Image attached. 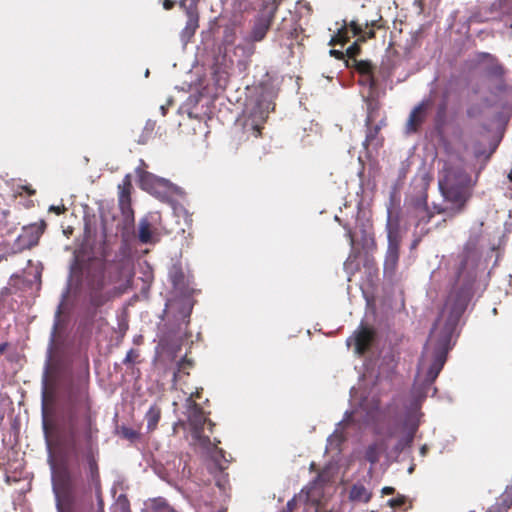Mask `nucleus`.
<instances>
[{"label": "nucleus", "instance_id": "obj_1", "mask_svg": "<svg viewBox=\"0 0 512 512\" xmlns=\"http://www.w3.org/2000/svg\"><path fill=\"white\" fill-rule=\"evenodd\" d=\"M43 431L47 441L54 445L66 460L79 462V459L83 458L88 464L91 480H99L96 458L99 428L96 412L92 410L87 381L71 385L63 426L44 419Z\"/></svg>", "mask_w": 512, "mask_h": 512}, {"label": "nucleus", "instance_id": "obj_2", "mask_svg": "<svg viewBox=\"0 0 512 512\" xmlns=\"http://www.w3.org/2000/svg\"><path fill=\"white\" fill-rule=\"evenodd\" d=\"M476 277L475 264L467 254L460 255L455 280L443 311L449 313L448 318L442 328L441 319L435 322L419 363V369L425 372V382L429 385L436 380L444 367L455 327L473 296Z\"/></svg>", "mask_w": 512, "mask_h": 512}, {"label": "nucleus", "instance_id": "obj_3", "mask_svg": "<svg viewBox=\"0 0 512 512\" xmlns=\"http://www.w3.org/2000/svg\"><path fill=\"white\" fill-rule=\"evenodd\" d=\"M478 174L473 180L463 167V159L458 162H444L438 181L444 198L455 205V213H460L472 195V188L477 182Z\"/></svg>", "mask_w": 512, "mask_h": 512}, {"label": "nucleus", "instance_id": "obj_4", "mask_svg": "<svg viewBox=\"0 0 512 512\" xmlns=\"http://www.w3.org/2000/svg\"><path fill=\"white\" fill-rule=\"evenodd\" d=\"M187 406L189 409L188 422L191 427L193 439L199 446L206 450L214 448L216 451L215 460L218 462L220 469H224L225 467L219 462L218 456L223 458L225 462H228V460L225 459V452L217 447L220 440L215 438V442L212 443L210 437L204 435L205 425L208 424L209 431L213 432V427L215 426L214 422L205 416L203 408L197 404L196 401L192 400V398H187Z\"/></svg>", "mask_w": 512, "mask_h": 512}, {"label": "nucleus", "instance_id": "obj_5", "mask_svg": "<svg viewBox=\"0 0 512 512\" xmlns=\"http://www.w3.org/2000/svg\"><path fill=\"white\" fill-rule=\"evenodd\" d=\"M349 26L352 36L357 37V40L346 50L345 55L348 57L346 64L357 59L356 57L361 52L360 44L375 38V30L384 28V23L382 16L377 12L375 17L359 14L349 22Z\"/></svg>", "mask_w": 512, "mask_h": 512}, {"label": "nucleus", "instance_id": "obj_6", "mask_svg": "<svg viewBox=\"0 0 512 512\" xmlns=\"http://www.w3.org/2000/svg\"><path fill=\"white\" fill-rule=\"evenodd\" d=\"M57 512H73L76 503V479L70 469L61 466L53 476Z\"/></svg>", "mask_w": 512, "mask_h": 512}, {"label": "nucleus", "instance_id": "obj_7", "mask_svg": "<svg viewBox=\"0 0 512 512\" xmlns=\"http://www.w3.org/2000/svg\"><path fill=\"white\" fill-rule=\"evenodd\" d=\"M283 0H263L261 7L252 20L249 38L256 42H261L265 39L275 15Z\"/></svg>", "mask_w": 512, "mask_h": 512}, {"label": "nucleus", "instance_id": "obj_8", "mask_svg": "<svg viewBox=\"0 0 512 512\" xmlns=\"http://www.w3.org/2000/svg\"><path fill=\"white\" fill-rule=\"evenodd\" d=\"M408 217L414 220V236L413 246H416L424 236L430 232L427 225L434 217L427 203V195H422L414 199L407 209Z\"/></svg>", "mask_w": 512, "mask_h": 512}, {"label": "nucleus", "instance_id": "obj_9", "mask_svg": "<svg viewBox=\"0 0 512 512\" xmlns=\"http://www.w3.org/2000/svg\"><path fill=\"white\" fill-rule=\"evenodd\" d=\"M388 248L384 261L385 271L393 272L399 261V217L393 216L391 207L387 209Z\"/></svg>", "mask_w": 512, "mask_h": 512}, {"label": "nucleus", "instance_id": "obj_10", "mask_svg": "<svg viewBox=\"0 0 512 512\" xmlns=\"http://www.w3.org/2000/svg\"><path fill=\"white\" fill-rule=\"evenodd\" d=\"M145 167L147 165L141 159L140 166L135 170L140 188L156 196L166 193L172 186L170 181L146 171Z\"/></svg>", "mask_w": 512, "mask_h": 512}, {"label": "nucleus", "instance_id": "obj_11", "mask_svg": "<svg viewBox=\"0 0 512 512\" xmlns=\"http://www.w3.org/2000/svg\"><path fill=\"white\" fill-rule=\"evenodd\" d=\"M376 339V331L373 327L360 325L353 335L347 339V345L354 346V352L362 356L368 352Z\"/></svg>", "mask_w": 512, "mask_h": 512}, {"label": "nucleus", "instance_id": "obj_12", "mask_svg": "<svg viewBox=\"0 0 512 512\" xmlns=\"http://www.w3.org/2000/svg\"><path fill=\"white\" fill-rule=\"evenodd\" d=\"M132 181L131 175L127 174L118 185V205L124 221L127 224L134 223V211L131 204Z\"/></svg>", "mask_w": 512, "mask_h": 512}, {"label": "nucleus", "instance_id": "obj_13", "mask_svg": "<svg viewBox=\"0 0 512 512\" xmlns=\"http://www.w3.org/2000/svg\"><path fill=\"white\" fill-rule=\"evenodd\" d=\"M430 106L431 102L429 100H423L412 109L406 123L407 133L413 134L420 130L427 118Z\"/></svg>", "mask_w": 512, "mask_h": 512}, {"label": "nucleus", "instance_id": "obj_14", "mask_svg": "<svg viewBox=\"0 0 512 512\" xmlns=\"http://www.w3.org/2000/svg\"><path fill=\"white\" fill-rule=\"evenodd\" d=\"M88 285L91 289L89 295L90 304L95 308L103 306L109 300V296L102 291L105 285L103 272H99L89 279Z\"/></svg>", "mask_w": 512, "mask_h": 512}, {"label": "nucleus", "instance_id": "obj_15", "mask_svg": "<svg viewBox=\"0 0 512 512\" xmlns=\"http://www.w3.org/2000/svg\"><path fill=\"white\" fill-rule=\"evenodd\" d=\"M346 66L357 71L361 77H367V82L371 89L376 87L377 84L373 74L374 67L370 61L356 59L348 62Z\"/></svg>", "mask_w": 512, "mask_h": 512}, {"label": "nucleus", "instance_id": "obj_16", "mask_svg": "<svg viewBox=\"0 0 512 512\" xmlns=\"http://www.w3.org/2000/svg\"><path fill=\"white\" fill-rule=\"evenodd\" d=\"M480 57L482 60H487L489 62V65L486 69L487 76L499 81H503L506 69L499 62L498 58L487 52L481 53Z\"/></svg>", "mask_w": 512, "mask_h": 512}, {"label": "nucleus", "instance_id": "obj_17", "mask_svg": "<svg viewBox=\"0 0 512 512\" xmlns=\"http://www.w3.org/2000/svg\"><path fill=\"white\" fill-rule=\"evenodd\" d=\"M385 125L384 120H381L380 123L371 126H367L366 137L363 142V146L367 149L369 146H373L374 148H379L383 145V137L380 136V130L382 126Z\"/></svg>", "mask_w": 512, "mask_h": 512}, {"label": "nucleus", "instance_id": "obj_18", "mask_svg": "<svg viewBox=\"0 0 512 512\" xmlns=\"http://www.w3.org/2000/svg\"><path fill=\"white\" fill-rule=\"evenodd\" d=\"M255 43H256V41L252 40L249 37H246L245 39H243L242 42H240L239 44H237L235 46V49H234L235 55L243 58L245 61H249L251 59V57L255 54V51H256Z\"/></svg>", "mask_w": 512, "mask_h": 512}, {"label": "nucleus", "instance_id": "obj_19", "mask_svg": "<svg viewBox=\"0 0 512 512\" xmlns=\"http://www.w3.org/2000/svg\"><path fill=\"white\" fill-rule=\"evenodd\" d=\"M328 481V474L325 471L318 473L314 481L310 483L307 490L306 498L308 501H316L315 495L319 496L322 493V486Z\"/></svg>", "mask_w": 512, "mask_h": 512}, {"label": "nucleus", "instance_id": "obj_20", "mask_svg": "<svg viewBox=\"0 0 512 512\" xmlns=\"http://www.w3.org/2000/svg\"><path fill=\"white\" fill-rule=\"evenodd\" d=\"M263 121L255 119L253 116L247 117L243 122V133L249 138L252 135L259 138L262 135Z\"/></svg>", "mask_w": 512, "mask_h": 512}, {"label": "nucleus", "instance_id": "obj_21", "mask_svg": "<svg viewBox=\"0 0 512 512\" xmlns=\"http://www.w3.org/2000/svg\"><path fill=\"white\" fill-rule=\"evenodd\" d=\"M405 426L407 428V433L405 437L399 440L397 443L396 449L403 450L406 446H410L414 440L415 433L419 427V423L415 420L408 419L405 422Z\"/></svg>", "mask_w": 512, "mask_h": 512}, {"label": "nucleus", "instance_id": "obj_22", "mask_svg": "<svg viewBox=\"0 0 512 512\" xmlns=\"http://www.w3.org/2000/svg\"><path fill=\"white\" fill-rule=\"evenodd\" d=\"M371 497L372 493L362 484H354L349 492V498L354 502L367 503Z\"/></svg>", "mask_w": 512, "mask_h": 512}, {"label": "nucleus", "instance_id": "obj_23", "mask_svg": "<svg viewBox=\"0 0 512 512\" xmlns=\"http://www.w3.org/2000/svg\"><path fill=\"white\" fill-rule=\"evenodd\" d=\"M160 418L161 408L156 404L152 405L145 414L148 432H153L157 428Z\"/></svg>", "mask_w": 512, "mask_h": 512}, {"label": "nucleus", "instance_id": "obj_24", "mask_svg": "<svg viewBox=\"0 0 512 512\" xmlns=\"http://www.w3.org/2000/svg\"><path fill=\"white\" fill-rule=\"evenodd\" d=\"M168 276L175 288H182L185 285V274L180 264L172 265Z\"/></svg>", "mask_w": 512, "mask_h": 512}, {"label": "nucleus", "instance_id": "obj_25", "mask_svg": "<svg viewBox=\"0 0 512 512\" xmlns=\"http://www.w3.org/2000/svg\"><path fill=\"white\" fill-rule=\"evenodd\" d=\"M386 445L384 443H373L369 445L365 452V459L371 464H375L380 459V454L385 450Z\"/></svg>", "mask_w": 512, "mask_h": 512}, {"label": "nucleus", "instance_id": "obj_26", "mask_svg": "<svg viewBox=\"0 0 512 512\" xmlns=\"http://www.w3.org/2000/svg\"><path fill=\"white\" fill-rule=\"evenodd\" d=\"M198 27H199V16L187 17L186 25L181 32L182 39H185L187 41L190 40L194 36Z\"/></svg>", "mask_w": 512, "mask_h": 512}, {"label": "nucleus", "instance_id": "obj_27", "mask_svg": "<svg viewBox=\"0 0 512 512\" xmlns=\"http://www.w3.org/2000/svg\"><path fill=\"white\" fill-rule=\"evenodd\" d=\"M138 238L144 244L151 243L152 241L151 224L147 219H141L139 222Z\"/></svg>", "mask_w": 512, "mask_h": 512}, {"label": "nucleus", "instance_id": "obj_28", "mask_svg": "<svg viewBox=\"0 0 512 512\" xmlns=\"http://www.w3.org/2000/svg\"><path fill=\"white\" fill-rule=\"evenodd\" d=\"M349 32H351L349 22L344 21V25L342 28H340L335 36L330 41L331 45H345L349 40Z\"/></svg>", "mask_w": 512, "mask_h": 512}, {"label": "nucleus", "instance_id": "obj_29", "mask_svg": "<svg viewBox=\"0 0 512 512\" xmlns=\"http://www.w3.org/2000/svg\"><path fill=\"white\" fill-rule=\"evenodd\" d=\"M199 0H181L179 6L185 11L187 17L199 16L198 13Z\"/></svg>", "mask_w": 512, "mask_h": 512}, {"label": "nucleus", "instance_id": "obj_30", "mask_svg": "<svg viewBox=\"0 0 512 512\" xmlns=\"http://www.w3.org/2000/svg\"><path fill=\"white\" fill-rule=\"evenodd\" d=\"M379 109V105L377 102H374V101H369L368 104H367V117H366V120H365V123L366 125H370L372 124L374 118H375V114L376 112L378 111Z\"/></svg>", "mask_w": 512, "mask_h": 512}, {"label": "nucleus", "instance_id": "obj_31", "mask_svg": "<svg viewBox=\"0 0 512 512\" xmlns=\"http://www.w3.org/2000/svg\"><path fill=\"white\" fill-rule=\"evenodd\" d=\"M121 434L124 438L131 440V441H133L139 437V433L129 427H122Z\"/></svg>", "mask_w": 512, "mask_h": 512}, {"label": "nucleus", "instance_id": "obj_32", "mask_svg": "<svg viewBox=\"0 0 512 512\" xmlns=\"http://www.w3.org/2000/svg\"><path fill=\"white\" fill-rule=\"evenodd\" d=\"M138 357H139V352L135 349H130L126 354V357L124 358L123 363L126 365L133 364L137 361Z\"/></svg>", "mask_w": 512, "mask_h": 512}, {"label": "nucleus", "instance_id": "obj_33", "mask_svg": "<svg viewBox=\"0 0 512 512\" xmlns=\"http://www.w3.org/2000/svg\"><path fill=\"white\" fill-rule=\"evenodd\" d=\"M466 113L469 118H476L481 115L482 109L479 105H471L468 107Z\"/></svg>", "mask_w": 512, "mask_h": 512}, {"label": "nucleus", "instance_id": "obj_34", "mask_svg": "<svg viewBox=\"0 0 512 512\" xmlns=\"http://www.w3.org/2000/svg\"><path fill=\"white\" fill-rule=\"evenodd\" d=\"M440 0H415V4L418 6L420 12H424L426 6L437 4Z\"/></svg>", "mask_w": 512, "mask_h": 512}, {"label": "nucleus", "instance_id": "obj_35", "mask_svg": "<svg viewBox=\"0 0 512 512\" xmlns=\"http://www.w3.org/2000/svg\"><path fill=\"white\" fill-rule=\"evenodd\" d=\"M192 367H193V361L191 359H188L186 356L183 357L178 363L179 371L184 370V369H189Z\"/></svg>", "mask_w": 512, "mask_h": 512}, {"label": "nucleus", "instance_id": "obj_36", "mask_svg": "<svg viewBox=\"0 0 512 512\" xmlns=\"http://www.w3.org/2000/svg\"><path fill=\"white\" fill-rule=\"evenodd\" d=\"M66 211V208L64 205H60V206H55V205H51L49 207V212H54L55 214L57 215H61L63 214L64 212Z\"/></svg>", "mask_w": 512, "mask_h": 512}, {"label": "nucleus", "instance_id": "obj_37", "mask_svg": "<svg viewBox=\"0 0 512 512\" xmlns=\"http://www.w3.org/2000/svg\"><path fill=\"white\" fill-rule=\"evenodd\" d=\"M296 506V498H292L287 502L286 507L283 509L282 512H293L294 508Z\"/></svg>", "mask_w": 512, "mask_h": 512}, {"label": "nucleus", "instance_id": "obj_38", "mask_svg": "<svg viewBox=\"0 0 512 512\" xmlns=\"http://www.w3.org/2000/svg\"><path fill=\"white\" fill-rule=\"evenodd\" d=\"M330 55L334 56L336 59L342 60L345 58V53L340 50L332 49L330 50Z\"/></svg>", "mask_w": 512, "mask_h": 512}, {"label": "nucleus", "instance_id": "obj_39", "mask_svg": "<svg viewBox=\"0 0 512 512\" xmlns=\"http://www.w3.org/2000/svg\"><path fill=\"white\" fill-rule=\"evenodd\" d=\"M163 8L165 10H171L175 6V2L173 0H161Z\"/></svg>", "mask_w": 512, "mask_h": 512}, {"label": "nucleus", "instance_id": "obj_40", "mask_svg": "<svg viewBox=\"0 0 512 512\" xmlns=\"http://www.w3.org/2000/svg\"><path fill=\"white\" fill-rule=\"evenodd\" d=\"M403 503H404L403 499H400V498L389 500V504L391 507H399Z\"/></svg>", "mask_w": 512, "mask_h": 512}, {"label": "nucleus", "instance_id": "obj_41", "mask_svg": "<svg viewBox=\"0 0 512 512\" xmlns=\"http://www.w3.org/2000/svg\"><path fill=\"white\" fill-rule=\"evenodd\" d=\"M346 236L349 239L350 245L353 247L355 244V239H354V234L351 229L347 230Z\"/></svg>", "mask_w": 512, "mask_h": 512}, {"label": "nucleus", "instance_id": "obj_42", "mask_svg": "<svg viewBox=\"0 0 512 512\" xmlns=\"http://www.w3.org/2000/svg\"><path fill=\"white\" fill-rule=\"evenodd\" d=\"M153 130H154V124L150 123V122H147V124H146V126L144 128V132H146L147 135L149 136V135L152 134Z\"/></svg>", "mask_w": 512, "mask_h": 512}, {"label": "nucleus", "instance_id": "obj_43", "mask_svg": "<svg viewBox=\"0 0 512 512\" xmlns=\"http://www.w3.org/2000/svg\"><path fill=\"white\" fill-rule=\"evenodd\" d=\"M203 389L196 390V392L192 393L188 398H192V400L195 401V399H199L201 397Z\"/></svg>", "mask_w": 512, "mask_h": 512}, {"label": "nucleus", "instance_id": "obj_44", "mask_svg": "<svg viewBox=\"0 0 512 512\" xmlns=\"http://www.w3.org/2000/svg\"><path fill=\"white\" fill-rule=\"evenodd\" d=\"M22 189L30 196L36 193V191L32 189L30 186H23Z\"/></svg>", "mask_w": 512, "mask_h": 512}, {"label": "nucleus", "instance_id": "obj_45", "mask_svg": "<svg viewBox=\"0 0 512 512\" xmlns=\"http://www.w3.org/2000/svg\"><path fill=\"white\" fill-rule=\"evenodd\" d=\"M8 345L9 344L7 342H4V343L0 344V355L3 354L6 351V349L8 348Z\"/></svg>", "mask_w": 512, "mask_h": 512}, {"label": "nucleus", "instance_id": "obj_46", "mask_svg": "<svg viewBox=\"0 0 512 512\" xmlns=\"http://www.w3.org/2000/svg\"><path fill=\"white\" fill-rule=\"evenodd\" d=\"M382 492L384 494H392L394 492V488H392V487H384Z\"/></svg>", "mask_w": 512, "mask_h": 512}, {"label": "nucleus", "instance_id": "obj_47", "mask_svg": "<svg viewBox=\"0 0 512 512\" xmlns=\"http://www.w3.org/2000/svg\"><path fill=\"white\" fill-rule=\"evenodd\" d=\"M435 209H436V212L438 214H442V213H445L446 212V209L441 207V206H435Z\"/></svg>", "mask_w": 512, "mask_h": 512}, {"label": "nucleus", "instance_id": "obj_48", "mask_svg": "<svg viewBox=\"0 0 512 512\" xmlns=\"http://www.w3.org/2000/svg\"><path fill=\"white\" fill-rule=\"evenodd\" d=\"M102 226H103L102 233H103L104 238H106L108 234H107V229H106L104 221H102Z\"/></svg>", "mask_w": 512, "mask_h": 512}, {"label": "nucleus", "instance_id": "obj_49", "mask_svg": "<svg viewBox=\"0 0 512 512\" xmlns=\"http://www.w3.org/2000/svg\"><path fill=\"white\" fill-rule=\"evenodd\" d=\"M359 82L361 84H363V85H368L369 86V83L367 82V77H361Z\"/></svg>", "mask_w": 512, "mask_h": 512}, {"label": "nucleus", "instance_id": "obj_50", "mask_svg": "<svg viewBox=\"0 0 512 512\" xmlns=\"http://www.w3.org/2000/svg\"><path fill=\"white\" fill-rule=\"evenodd\" d=\"M445 109H446V106H445V104H443V105L440 107V111H439V113H438V114H440V113H441V114H444V113H445Z\"/></svg>", "mask_w": 512, "mask_h": 512}, {"label": "nucleus", "instance_id": "obj_51", "mask_svg": "<svg viewBox=\"0 0 512 512\" xmlns=\"http://www.w3.org/2000/svg\"><path fill=\"white\" fill-rule=\"evenodd\" d=\"M315 466H316V465H315V463H314V462H312V463L310 464V470H314V469H315Z\"/></svg>", "mask_w": 512, "mask_h": 512}, {"label": "nucleus", "instance_id": "obj_52", "mask_svg": "<svg viewBox=\"0 0 512 512\" xmlns=\"http://www.w3.org/2000/svg\"><path fill=\"white\" fill-rule=\"evenodd\" d=\"M481 154H482V153H481L480 151H475V156H476L477 158H478V157H480V156H481Z\"/></svg>", "mask_w": 512, "mask_h": 512}, {"label": "nucleus", "instance_id": "obj_53", "mask_svg": "<svg viewBox=\"0 0 512 512\" xmlns=\"http://www.w3.org/2000/svg\"><path fill=\"white\" fill-rule=\"evenodd\" d=\"M161 110H162V114L165 115L166 114V109L164 106H161Z\"/></svg>", "mask_w": 512, "mask_h": 512}, {"label": "nucleus", "instance_id": "obj_54", "mask_svg": "<svg viewBox=\"0 0 512 512\" xmlns=\"http://www.w3.org/2000/svg\"><path fill=\"white\" fill-rule=\"evenodd\" d=\"M138 143H140V144H145V143H146V139H140V140L138 141Z\"/></svg>", "mask_w": 512, "mask_h": 512}, {"label": "nucleus", "instance_id": "obj_55", "mask_svg": "<svg viewBox=\"0 0 512 512\" xmlns=\"http://www.w3.org/2000/svg\"><path fill=\"white\" fill-rule=\"evenodd\" d=\"M169 512H176V511H175L174 509H170V511H169Z\"/></svg>", "mask_w": 512, "mask_h": 512}]
</instances>
